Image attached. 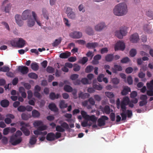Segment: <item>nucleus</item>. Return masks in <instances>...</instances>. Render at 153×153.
Wrapping results in <instances>:
<instances>
[{
	"instance_id": "obj_50",
	"label": "nucleus",
	"mask_w": 153,
	"mask_h": 153,
	"mask_svg": "<svg viewBox=\"0 0 153 153\" xmlns=\"http://www.w3.org/2000/svg\"><path fill=\"white\" fill-rule=\"evenodd\" d=\"M137 53L135 49H132L131 50L130 52V54L131 56L134 57Z\"/></svg>"
},
{
	"instance_id": "obj_43",
	"label": "nucleus",
	"mask_w": 153,
	"mask_h": 153,
	"mask_svg": "<svg viewBox=\"0 0 153 153\" xmlns=\"http://www.w3.org/2000/svg\"><path fill=\"white\" fill-rule=\"evenodd\" d=\"M47 128V126L44 125L43 123V124L37 128V129L40 131H43L46 130Z\"/></svg>"
},
{
	"instance_id": "obj_5",
	"label": "nucleus",
	"mask_w": 153,
	"mask_h": 153,
	"mask_svg": "<svg viewBox=\"0 0 153 153\" xmlns=\"http://www.w3.org/2000/svg\"><path fill=\"white\" fill-rule=\"evenodd\" d=\"M20 125L22 127L20 128L21 130L23 132L26 136H28L30 134V131L26 127H29L30 125L29 123H26L22 121L20 123Z\"/></svg>"
},
{
	"instance_id": "obj_31",
	"label": "nucleus",
	"mask_w": 153,
	"mask_h": 153,
	"mask_svg": "<svg viewBox=\"0 0 153 153\" xmlns=\"http://www.w3.org/2000/svg\"><path fill=\"white\" fill-rule=\"evenodd\" d=\"M62 39L61 37L59 38L58 39L55 40L54 42L52 43V46L53 47H56L59 45L61 42Z\"/></svg>"
},
{
	"instance_id": "obj_38",
	"label": "nucleus",
	"mask_w": 153,
	"mask_h": 153,
	"mask_svg": "<svg viewBox=\"0 0 153 153\" xmlns=\"http://www.w3.org/2000/svg\"><path fill=\"white\" fill-rule=\"evenodd\" d=\"M64 90L67 92H72L73 90V88L70 85H66L64 87Z\"/></svg>"
},
{
	"instance_id": "obj_12",
	"label": "nucleus",
	"mask_w": 153,
	"mask_h": 153,
	"mask_svg": "<svg viewBox=\"0 0 153 153\" xmlns=\"http://www.w3.org/2000/svg\"><path fill=\"white\" fill-rule=\"evenodd\" d=\"M100 109L101 111L103 114H109L111 112L113 111V110L111 109L108 105H106L104 107L100 106Z\"/></svg>"
},
{
	"instance_id": "obj_6",
	"label": "nucleus",
	"mask_w": 153,
	"mask_h": 153,
	"mask_svg": "<svg viewBox=\"0 0 153 153\" xmlns=\"http://www.w3.org/2000/svg\"><path fill=\"white\" fill-rule=\"evenodd\" d=\"M64 128L67 129H70L68 125L65 122L61 123V126H57L56 127V130L57 131L63 132L65 131Z\"/></svg>"
},
{
	"instance_id": "obj_29",
	"label": "nucleus",
	"mask_w": 153,
	"mask_h": 153,
	"mask_svg": "<svg viewBox=\"0 0 153 153\" xmlns=\"http://www.w3.org/2000/svg\"><path fill=\"white\" fill-rule=\"evenodd\" d=\"M31 69L34 71H37L39 68V66L38 63L33 62L30 65Z\"/></svg>"
},
{
	"instance_id": "obj_25",
	"label": "nucleus",
	"mask_w": 153,
	"mask_h": 153,
	"mask_svg": "<svg viewBox=\"0 0 153 153\" xmlns=\"http://www.w3.org/2000/svg\"><path fill=\"white\" fill-rule=\"evenodd\" d=\"M130 91V88L128 86H126L124 88L121 93L122 95H126Z\"/></svg>"
},
{
	"instance_id": "obj_48",
	"label": "nucleus",
	"mask_w": 153,
	"mask_h": 153,
	"mask_svg": "<svg viewBox=\"0 0 153 153\" xmlns=\"http://www.w3.org/2000/svg\"><path fill=\"white\" fill-rule=\"evenodd\" d=\"M93 67L92 66H88L86 67L85 69V72L88 73L91 72L93 69Z\"/></svg>"
},
{
	"instance_id": "obj_14",
	"label": "nucleus",
	"mask_w": 153,
	"mask_h": 153,
	"mask_svg": "<svg viewBox=\"0 0 153 153\" xmlns=\"http://www.w3.org/2000/svg\"><path fill=\"white\" fill-rule=\"evenodd\" d=\"M70 36L73 39H79L82 37V33L79 31H75L70 33Z\"/></svg>"
},
{
	"instance_id": "obj_22",
	"label": "nucleus",
	"mask_w": 153,
	"mask_h": 153,
	"mask_svg": "<svg viewBox=\"0 0 153 153\" xmlns=\"http://www.w3.org/2000/svg\"><path fill=\"white\" fill-rule=\"evenodd\" d=\"M151 26L150 25L148 24H146L144 25L143 29L146 33H151L152 32L151 30Z\"/></svg>"
},
{
	"instance_id": "obj_60",
	"label": "nucleus",
	"mask_w": 153,
	"mask_h": 153,
	"mask_svg": "<svg viewBox=\"0 0 153 153\" xmlns=\"http://www.w3.org/2000/svg\"><path fill=\"white\" fill-rule=\"evenodd\" d=\"M78 8L79 11H82L83 13L85 12V10L84 8V6L83 4H81L79 5Z\"/></svg>"
},
{
	"instance_id": "obj_21",
	"label": "nucleus",
	"mask_w": 153,
	"mask_h": 153,
	"mask_svg": "<svg viewBox=\"0 0 153 153\" xmlns=\"http://www.w3.org/2000/svg\"><path fill=\"white\" fill-rule=\"evenodd\" d=\"M71 53L70 52L67 51L64 53H61L59 55V57L62 59L67 58L71 56Z\"/></svg>"
},
{
	"instance_id": "obj_33",
	"label": "nucleus",
	"mask_w": 153,
	"mask_h": 153,
	"mask_svg": "<svg viewBox=\"0 0 153 153\" xmlns=\"http://www.w3.org/2000/svg\"><path fill=\"white\" fill-rule=\"evenodd\" d=\"M37 137H36L35 135H33L31 137L30 139L29 143L31 145H33L35 144L37 141L36 139Z\"/></svg>"
},
{
	"instance_id": "obj_47",
	"label": "nucleus",
	"mask_w": 153,
	"mask_h": 153,
	"mask_svg": "<svg viewBox=\"0 0 153 153\" xmlns=\"http://www.w3.org/2000/svg\"><path fill=\"white\" fill-rule=\"evenodd\" d=\"M146 85L148 89H153V79L151 80L150 82H147Z\"/></svg>"
},
{
	"instance_id": "obj_30",
	"label": "nucleus",
	"mask_w": 153,
	"mask_h": 153,
	"mask_svg": "<svg viewBox=\"0 0 153 153\" xmlns=\"http://www.w3.org/2000/svg\"><path fill=\"white\" fill-rule=\"evenodd\" d=\"M35 21L34 19H33L31 18L28 19L27 21V25L29 27H31L34 25Z\"/></svg>"
},
{
	"instance_id": "obj_4",
	"label": "nucleus",
	"mask_w": 153,
	"mask_h": 153,
	"mask_svg": "<svg viewBox=\"0 0 153 153\" xmlns=\"http://www.w3.org/2000/svg\"><path fill=\"white\" fill-rule=\"evenodd\" d=\"M11 5L8 0H4L2 3L1 9L3 12L9 13L11 10Z\"/></svg>"
},
{
	"instance_id": "obj_20",
	"label": "nucleus",
	"mask_w": 153,
	"mask_h": 153,
	"mask_svg": "<svg viewBox=\"0 0 153 153\" xmlns=\"http://www.w3.org/2000/svg\"><path fill=\"white\" fill-rule=\"evenodd\" d=\"M25 41L22 38H19L17 42V47L19 48L23 47L25 44Z\"/></svg>"
},
{
	"instance_id": "obj_58",
	"label": "nucleus",
	"mask_w": 153,
	"mask_h": 153,
	"mask_svg": "<svg viewBox=\"0 0 153 153\" xmlns=\"http://www.w3.org/2000/svg\"><path fill=\"white\" fill-rule=\"evenodd\" d=\"M114 68L118 71H120L122 70V67L119 65H115L114 66Z\"/></svg>"
},
{
	"instance_id": "obj_39",
	"label": "nucleus",
	"mask_w": 153,
	"mask_h": 153,
	"mask_svg": "<svg viewBox=\"0 0 153 153\" xmlns=\"http://www.w3.org/2000/svg\"><path fill=\"white\" fill-rule=\"evenodd\" d=\"M28 76L30 78L36 79L38 78L37 75L35 73L32 72L28 74Z\"/></svg>"
},
{
	"instance_id": "obj_16",
	"label": "nucleus",
	"mask_w": 153,
	"mask_h": 153,
	"mask_svg": "<svg viewBox=\"0 0 153 153\" xmlns=\"http://www.w3.org/2000/svg\"><path fill=\"white\" fill-rule=\"evenodd\" d=\"M6 116L7 117L4 120V122L7 124H9L12 122L11 119H13L15 118L14 116L11 114H7Z\"/></svg>"
},
{
	"instance_id": "obj_8",
	"label": "nucleus",
	"mask_w": 153,
	"mask_h": 153,
	"mask_svg": "<svg viewBox=\"0 0 153 153\" xmlns=\"http://www.w3.org/2000/svg\"><path fill=\"white\" fill-rule=\"evenodd\" d=\"M108 119V117L105 116H102L97 120L98 125L99 126H104L105 124V121Z\"/></svg>"
},
{
	"instance_id": "obj_37",
	"label": "nucleus",
	"mask_w": 153,
	"mask_h": 153,
	"mask_svg": "<svg viewBox=\"0 0 153 153\" xmlns=\"http://www.w3.org/2000/svg\"><path fill=\"white\" fill-rule=\"evenodd\" d=\"M87 119L93 122H96L97 119V118L94 115H92L91 116H88V117Z\"/></svg>"
},
{
	"instance_id": "obj_52",
	"label": "nucleus",
	"mask_w": 153,
	"mask_h": 153,
	"mask_svg": "<svg viewBox=\"0 0 153 153\" xmlns=\"http://www.w3.org/2000/svg\"><path fill=\"white\" fill-rule=\"evenodd\" d=\"M81 82L83 84H90L91 83L89 82L88 80L86 78H82L81 80Z\"/></svg>"
},
{
	"instance_id": "obj_53",
	"label": "nucleus",
	"mask_w": 153,
	"mask_h": 153,
	"mask_svg": "<svg viewBox=\"0 0 153 153\" xmlns=\"http://www.w3.org/2000/svg\"><path fill=\"white\" fill-rule=\"evenodd\" d=\"M112 83L114 84L117 85L120 82V80L117 78H114L111 80Z\"/></svg>"
},
{
	"instance_id": "obj_57",
	"label": "nucleus",
	"mask_w": 153,
	"mask_h": 153,
	"mask_svg": "<svg viewBox=\"0 0 153 153\" xmlns=\"http://www.w3.org/2000/svg\"><path fill=\"white\" fill-rule=\"evenodd\" d=\"M81 114L82 117L86 119H87L88 117V116H89V115H87L86 112L84 111H81Z\"/></svg>"
},
{
	"instance_id": "obj_55",
	"label": "nucleus",
	"mask_w": 153,
	"mask_h": 153,
	"mask_svg": "<svg viewBox=\"0 0 153 153\" xmlns=\"http://www.w3.org/2000/svg\"><path fill=\"white\" fill-rule=\"evenodd\" d=\"M146 14L147 16L153 19V12L151 10H148L146 12Z\"/></svg>"
},
{
	"instance_id": "obj_15",
	"label": "nucleus",
	"mask_w": 153,
	"mask_h": 153,
	"mask_svg": "<svg viewBox=\"0 0 153 153\" xmlns=\"http://www.w3.org/2000/svg\"><path fill=\"white\" fill-rule=\"evenodd\" d=\"M106 27V25L104 22H100L95 26V29L97 31H100L105 28Z\"/></svg>"
},
{
	"instance_id": "obj_32",
	"label": "nucleus",
	"mask_w": 153,
	"mask_h": 153,
	"mask_svg": "<svg viewBox=\"0 0 153 153\" xmlns=\"http://www.w3.org/2000/svg\"><path fill=\"white\" fill-rule=\"evenodd\" d=\"M43 122L41 120H36L33 123V125L34 127L37 128L43 124Z\"/></svg>"
},
{
	"instance_id": "obj_3",
	"label": "nucleus",
	"mask_w": 153,
	"mask_h": 153,
	"mask_svg": "<svg viewBox=\"0 0 153 153\" xmlns=\"http://www.w3.org/2000/svg\"><path fill=\"white\" fill-rule=\"evenodd\" d=\"M22 135V133L21 131L19 130L17 131L14 135L11 137L10 140V143L13 146L19 144L22 141V138L20 137L18 138V137H20Z\"/></svg>"
},
{
	"instance_id": "obj_44",
	"label": "nucleus",
	"mask_w": 153,
	"mask_h": 153,
	"mask_svg": "<svg viewBox=\"0 0 153 153\" xmlns=\"http://www.w3.org/2000/svg\"><path fill=\"white\" fill-rule=\"evenodd\" d=\"M86 33L89 35H93L94 33V31L90 27H88L86 30Z\"/></svg>"
},
{
	"instance_id": "obj_49",
	"label": "nucleus",
	"mask_w": 153,
	"mask_h": 153,
	"mask_svg": "<svg viewBox=\"0 0 153 153\" xmlns=\"http://www.w3.org/2000/svg\"><path fill=\"white\" fill-rule=\"evenodd\" d=\"M146 76V74L145 73H143L141 71V69H140V72L138 74V76L141 79H143Z\"/></svg>"
},
{
	"instance_id": "obj_56",
	"label": "nucleus",
	"mask_w": 153,
	"mask_h": 153,
	"mask_svg": "<svg viewBox=\"0 0 153 153\" xmlns=\"http://www.w3.org/2000/svg\"><path fill=\"white\" fill-rule=\"evenodd\" d=\"M21 117L24 120H27L29 118V117L27 114L23 113L21 115Z\"/></svg>"
},
{
	"instance_id": "obj_10",
	"label": "nucleus",
	"mask_w": 153,
	"mask_h": 153,
	"mask_svg": "<svg viewBox=\"0 0 153 153\" xmlns=\"http://www.w3.org/2000/svg\"><path fill=\"white\" fill-rule=\"evenodd\" d=\"M17 70L20 72L22 75L26 74L29 72L28 68L25 66H19L17 69Z\"/></svg>"
},
{
	"instance_id": "obj_64",
	"label": "nucleus",
	"mask_w": 153,
	"mask_h": 153,
	"mask_svg": "<svg viewBox=\"0 0 153 153\" xmlns=\"http://www.w3.org/2000/svg\"><path fill=\"white\" fill-rule=\"evenodd\" d=\"M10 128L7 127L4 129L3 131V134L4 135H6L10 131Z\"/></svg>"
},
{
	"instance_id": "obj_40",
	"label": "nucleus",
	"mask_w": 153,
	"mask_h": 153,
	"mask_svg": "<svg viewBox=\"0 0 153 153\" xmlns=\"http://www.w3.org/2000/svg\"><path fill=\"white\" fill-rule=\"evenodd\" d=\"M10 68L9 67L6 66H4L0 68V72H7L9 71Z\"/></svg>"
},
{
	"instance_id": "obj_24",
	"label": "nucleus",
	"mask_w": 153,
	"mask_h": 153,
	"mask_svg": "<svg viewBox=\"0 0 153 153\" xmlns=\"http://www.w3.org/2000/svg\"><path fill=\"white\" fill-rule=\"evenodd\" d=\"M89 96V94L86 93H83L82 92H80L78 94L79 97L83 99L88 98Z\"/></svg>"
},
{
	"instance_id": "obj_7",
	"label": "nucleus",
	"mask_w": 153,
	"mask_h": 153,
	"mask_svg": "<svg viewBox=\"0 0 153 153\" xmlns=\"http://www.w3.org/2000/svg\"><path fill=\"white\" fill-rule=\"evenodd\" d=\"M127 33L126 30L124 28H122L120 30L116 31L115 32L116 36L119 39H122L123 36L126 35Z\"/></svg>"
},
{
	"instance_id": "obj_1",
	"label": "nucleus",
	"mask_w": 153,
	"mask_h": 153,
	"mask_svg": "<svg viewBox=\"0 0 153 153\" xmlns=\"http://www.w3.org/2000/svg\"><path fill=\"white\" fill-rule=\"evenodd\" d=\"M128 12L126 4L124 3H120L117 5L113 9L114 14L118 16H122Z\"/></svg>"
},
{
	"instance_id": "obj_23",
	"label": "nucleus",
	"mask_w": 153,
	"mask_h": 153,
	"mask_svg": "<svg viewBox=\"0 0 153 153\" xmlns=\"http://www.w3.org/2000/svg\"><path fill=\"white\" fill-rule=\"evenodd\" d=\"M48 108L52 111L56 112L58 111V109L54 103L50 104L48 105Z\"/></svg>"
},
{
	"instance_id": "obj_42",
	"label": "nucleus",
	"mask_w": 153,
	"mask_h": 153,
	"mask_svg": "<svg viewBox=\"0 0 153 153\" xmlns=\"http://www.w3.org/2000/svg\"><path fill=\"white\" fill-rule=\"evenodd\" d=\"M46 71L47 72L49 73L52 74L54 72L55 69L52 67L48 66L46 68Z\"/></svg>"
},
{
	"instance_id": "obj_34",
	"label": "nucleus",
	"mask_w": 153,
	"mask_h": 153,
	"mask_svg": "<svg viewBox=\"0 0 153 153\" xmlns=\"http://www.w3.org/2000/svg\"><path fill=\"white\" fill-rule=\"evenodd\" d=\"M32 116L34 118H38L40 115V113L37 110H33L32 112Z\"/></svg>"
},
{
	"instance_id": "obj_51",
	"label": "nucleus",
	"mask_w": 153,
	"mask_h": 153,
	"mask_svg": "<svg viewBox=\"0 0 153 153\" xmlns=\"http://www.w3.org/2000/svg\"><path fill=\"white\" fill-rule=\"evenodd\" d=\"M105 94L106 96L110 98H112L114 97V95L112 92H106Z\"/></svg>"
},
{
	"instance_id": "obj_13",
	"label": "nucleus",
	"mask_w": 153,
	"mask_h": 153,
	"mask_svg": "<svg viewBox=\"0 0 153 153\" xmlns=\"http://www.w3.org/2000/svg\"><path fill=\"white\" fill-rule=\"evenodd\" d=\"M31 16L30 15V11L29 10H25L22 13V18L23 20H26Z\"/></svg>"
},
{
	"instance_id": "obj_54",
	"label": "nucleus",
	"mask_w": 153,
	"mask_h": 153,
	"mask_svg": "<svg viewBox=\"0 0 153 153\" xmlns=\"http://www.w3.org/2000/svg\"><path fill=\"white\" fill-rule=\"evenodd\" d=\"M17 110L19 111L24 112L26 110V108L25 106L21 105L18 108Z\"/></svg>"
},
{
	"instance_id": "obj_26",
	"label": "nucleus",
	"mask_w": 153,
	"mask_h": 153,
	"mask_svg": "<svg viewBox=\"0 0 153 153\" xmlns=\"http://www.w3.org/2000/svg\"><path fill=\"white\" fill-rule=\"evenodd\" d=\"M98 44L97 42L88 43L87 44L86 47L88 48H95L98 46Z\"/></svg>"
},
{
	"instance_id": "obj_36",
	"label": "nucleus",
	"mask_w": 153,
	"mask_h": 153,
	"mask_svg": "<svg viewBox=\"0 0 153 153\" xmlns=\"http://www.w3.org/2000/svg\"><path fill=\"white\" fill-rule=\"evenodd\" d=\"M32 14L35 21L36 22L38 25L39 26H41V23L37 19V16L35 12L33 11H32Z\"/></svg>"
},
{
	"instance_id": "obj_19",
	"label": "nucleus",
	"mask_w": 153,
	"mask_h": 153,
	"mask_svg": "<svg viewBox=\"0 0 153 153\" xmlns=\"http://www.w3.org/2000/svg\"><path fill=\"white\" fill-rule=\"evenodd\" d=\"M46 139L49 141H52L55 139V134L52 132L48 133L46 137Z\"/></svg>"
},
{
	"instance_id": "obj_59",
	"label": "nucleus",
	"mask_w": 153,
	"mask_h": 153,
	"mask_svg": "<svg viewBox=\"0 0 153 153\" xmlns=\"http://www.w3.org/2000/svg\"><path fill=\"white\" fill-rule=\"evenodd\" d=\"M79 77V75L76 74H74L71 75L70 76V79L73 80H75Z\"/></svg>"
},
{
	"instance_id": "obj_62",
	"label": "nucleus",
	"mask_w": 153,
	"mask_h": 153,
	"mask_svg": "<svg viewBox=\"0 0 153 153\" xmlns=\"http://www.w3.org/2000/svg\"><path fill=\"white\" fill-rule=\"evenodd\" d=\"M149 90L146 92L147 94L149 96H153V89H148Z\"/></svg>"
},
{
	"instance_id": "obj_61",
	"label": "nucleus",
	"mask_w": 153,
	"mask_h": 153,
	"mask_svg": "<svg viewBox=\"0 0 153 153\" xmlns=\"http://www.w3.org/2000/svg\"><path fill=\"white\" fill-rule=\"evenodd\" d=\"M127 115V117L128 118H130L132 116V111L131 110H126V115Z\"/></svg>"
},
{
	"instance_id": "obj_41",
	"label": "nucleus",
	"mask_w": 153,
	"mask_h": 153,
	"mask_svg": "<svg viewBox=\"0 0 153 153\" xmlns=\"http://www.w3.org/2000/svg\"><path fill=\"white\" fill-rule=\"evenodd\" d=\"M42 14L44 17L47 20L49 19V17L48 16V13L47 10L45 8H43L42 9Z\"/></svg>"
},
{
	"instance_id": "obj_27",
	"label": "nucleus",
	"mask_w": 153,
	"mask_h": 153,
	"mask_svg": "<svg viewBox=\"0 0 153 153\" xmlns=\"http://www.w3.org/2000/svg\"><path fill=\"white\" fill-rule=\"evenodd\" d=\"M68 103H66L64 100H61L59 102V108L61 109H63L66 108L68 107Z\"/></svg>"
},
{
	"instance_id": "obj_45",
	"label": "nucleus",
	"mask_w": 153,
	"mask_h": 153,
	"mask_svg": "<svg viewBox=\"0 0 153 153\" xmlns=\"http://www.w3.org/2000/svg\"><path fill=\"white\" fill-rule=\"evenodd\" d=\"M93 87L94 89L99 91L101 90L102 88V86L100 85L93 84Z\"/></svg>"
},
{
	"instance_id": "obj_35",
	"label": "nucleus",
	"mask_w": 153,
	"mask_h": 153,
	"mask_svg": "<svg viewBox=\"0 0 153 153\" xmlns=\"http://www.w3.org/2000/svg\"><path fill=\"white\" fill-rule=\"evenodd\" d=\"M114 57L113 54H108L105 56V59L107 61L110 62L113 60Z\"/></svg>"
},
{
	"instance_id": "obj_46",
	"label": "nucleus",
	"mask_w": 153,
	"mask_h": 153,
	"mask_svg": "<svg viewBox=\"0 0 153 153\" xmlns=\"http://www.w3.org/2000/svg\"><path fill=\"white\" fill-rule=\"evenodd\" d=\"M67 16L69 18L71 19H74L76 17L75 14L73 11L68 14Z\"/></svg>"
},
{
	"instance_id": "obj_11",
	"label": "nucleus",
	"mask_w": 153,
	"mask_h": 153,
	"mask_svg": "<svg viewBox=\"0 0 153 153\" xmlns=\"http://www.w3.org/2000/svg\"><path fill=\"white\" fill-rule=\"evenodd\" d=\"M125 47V45L124 42L119 41L116 44L115 46L114 49L115 51L118 50L123 51Z\"/></svg>"
},
{
	"instance_id": "obj_28",
	"label": "nucleus",
	"mask_w": 153,
	"mask_h": 153,
	"mask_svg": "<svg viewBox=\"0 0 153 153\" xmlns=\"http://www.w3.org/2000/svg\"><path fill=\"white\" fill-rule=\"evenodd\" d=\"M0 103L2 107L5 108L8 106L9 105V102L7 100L4 99L1 101Z\"/></svg>"
},
{
	"instance_id": "obj_18",
	"label": "nucleus",
	"mask_w": 153,
	"mask_h": 153,
	"mask_svg": "<svg viewBox=\"0 0 153 153\" xmlns=\"http://www.w3.org/2000/svg\"><path fill=\"white\" fill-rule=\"evenodd\" d=\"M15 18L16 23L19 26L21 27L23 25V22L21 19L20 15L16 14L15 16Z\"/></svg>"
},
{
	"instance_id": "obj_9",
	"label": "nucleus",
	"mask_w": 153,
	"mask_h": 153,
	"mask_svg": "<svg viewBox=\"0 0 153 153\" xmlns=\"http://www.w3.org/2000/svg\"><path fill=\"white\" fill-rule=\"evenodd\" d=\"M41 89V87L38 85L35 86L33 94L34 96L38 99H40L42 96L39 92Z\"/></svg>"
},
{
	"instance_id": "obj_17",
	"label": "nucleus",
	"mask_w": 153,
	"mask_h": 153,
	"mask_svg": "<svg viewBox=\"0 0 153 153\" xmlns=\"http://www.w3.org/2000/svg\"><path fill=\"white\" fill-rule=\"evenodd\" d=\"M139 39V36L138 34L137 33H134L132 35L130 38V41L132 43H136Z\"/></svg>"
},
{
	"instance_id": "obj_63",
	"label": "nucleus",
	"mask_w": 153,
	"mask_h": 153,
	"mask_svg": "<svg viewBox=\"0 0 153 153\" xmlns=\"http://www.w3.org/2000/svg\"><path fill=\"white\" fill-rule=\"evenodd\" d=\"M66 11L65 13L67 14V15L69 13H71L73 12L72 9L70 7H66Z\"/></svg>"
},
{
	"instance_id": "obj_2",
	"label": "nucleus",
	"mask_w": 153,
	"mask_h": 153,
	"mask_svg": "<svg viewBox=\"0 0 153 153\" xmlns=\"http://www.w3.org/2000/svg\"><path fill=\"white\" fill-rule=\"evenodd\" d=\"M130 102L129 98L128 97H125L122 100L120 103L121 111L122 112L120 115L122 117V120H125L126 119V106L128 105Z\"/></svg>"
}]
</instances>
